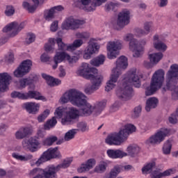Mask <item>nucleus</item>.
Returning a JSON list of instances; mask_svg holds the SVG:
<instances>
[{
    "label": "nucleus",
    "instance_id": "obj_1",
    "mask_svg": "<svg viewBox=\"0 0 178 178\" xmlns=\"http://www.w3.org/2000/svg\"><path fill=\"white\" fill-rule=\"evenodd\" d=\"M86 98V95L79 90L76 89L67 90L60 98L62 104L70 102L74 106H78L81 108L79 111L73 107L65 108L63 106H60L54 112L56 118L61 119L62 124L67 125L74 123V120L79 119L80 113L82 116H90V115L92 114L95 116L101 115L102 111L106 106V102H99L92 106L87 102Z\"/></svg>",
    "mask_w": 178,
    "mask_h": 178
},
{
    "label": "nucleus",
    "instance_id": "obj_2",
    "mask_svg": "<svg viewBox=\"0 0 178 178\" xmlns=\"http://www.w3.org/2000/svg\"><path fill=\"white\" fill-rule=\"evenodd\" d=\"M141 79H143V76L136 68L129 70L124 74L122 83H119L116 90L117 97L122 101L130 99L133 97V88H131V86H134L136 88H140L141 87Z\"/></svg>",
    "mask_w": 178,
    "mask_h": 178
},
{
    "label": "nucleus",
    "instance_id": "obj_3",
    "mask_svg": "<svg viewBox=\"0 0 178 178\" xmlns=\"http://www.w3.org/2000/svg\"><path fill=\"white\" fill-rule=\"evenodd\" d=\"M90 73H98V70L90 67L87 63H82L81 66L76 71L78 76H81L84 79L90 80L95 90H99V87H101L102 81H104V76L101 74H92Z\"/></svg>",
    "mask_w": 178,
    "mask_h": 178
},
{
    "label": "nucleus",
    "instance_id": "obj_4",
    "mask_svg": "<svg viewBox=\"0 0 178 178\" xmlns=\"http://www.w3.org/2000/svg\"><path fill=\"white\" fill-rule=\"evenodd\" d=\"M136 131V126L133 124H127L120 129L119 132L111 134L105 141L108 145H122L127 141L129 136Z\"/></svg>",
    "mask_w": 178,
    "mask_h": 178
},
{
    "label": "nucleus",
    "instance_id": "obj_5",
    "mask_svg": "<svg viewBox=\"0 0 178 178\" xmlns=\"http://www.w3.org/2000/svg\"><path fill=\"white\" fill-rule=\"evenodd\" d=\"M129 66L127 58L124 56H120L116 61V67L113 69L112 74L110 76V79L107 81L106 86V91L109 92L111 90H113L116 87V83L119 76L123 73V70H126Z\"/></svg>",
    "mask_w": 178,
    "mask_h": 178
},
{
    "label": "nucleus",
    "instance_id": "obj_6",
    "mask_svg": "<svg viewBox=\"0 0 178 178\" xmlns=\"http://www.w3.org/2000/svg\"><path fill=\"white\" fill-rule=\"evenodd\" d=\"M163 81H165V70L159 69L154 72L152 76L150 86L146 88L145 95L147 97L153 95L156 91L162 87Z\"/></svg>",
    "mask_w": 178,
    "mask_h": 178
},
{
    "label": "nucleus",
    "instance_id": "obj_7",
    "mask_svg": "<svg viewBox=\"0 0 178 178\" xmlns=\"http://www.w3.org/2000/svg\"><path fill=\"white\" fill-rule=\"evenodd\" d=\"M11 98H18V99H38L46 101L45 97L41 95V93L35 90H29L28 92H20L14 91L11 93Z\"/></svg>",
    "mask_w": 178,
    "mask_h": 178
},
{
    "label": "nucleus",
    "instance_id": "obj_8",
    "mask_svg": "<svg viewBox=\"0 0 178 178\" xmlns=\"http://www.w3.org/2000/svg\"><path fill=\"white\" fill-rule=\"evenodd\" d=\"M86 22L84 20H80L74 18L73 16L68 17L65 19L61 24L62 30H77L85 24Z\"/></svg>",
    "mask_w": 178,
    "mask_h": 178
},
{
    "label": "nucleus",
    "instance_id": "obj_9",
    "mask_svg": "<svg viewBox=\"0 0 178 178\" xmlns=\"http://www.w3.org/2000/svg\"><path fill=\"white\" fill-rule=\"evenodd\" d=\"M168 136H170V130L168 128H161L147 140V144H151L152 145L161 144Z\"/></svg>",
    "mask_w": 178,
    "mask_h": 178
},
{
    "label": "nucleus",
    "instance_id": "obj_10",
    "mask_svg": "<svg viewBox=\"0 0 178 178\" xmlns=\"http://www.w3.org/2000/svg\"><path fill=\"white\" fill-rule=\"evenodd\" d=\"M107 56L108 59H116L119 55V50L122 49V42L120 40L110 41L107 43Z\"/></svg>",
    "mask_w": 178,
    "mask_h": 178
},
{
    "label": "nucleus",
    "instance_id": "obj_11",
    "mask_svg": "<svg viewBox=\"0 0 178 178\" xmlns=\"http://www.w3.org/2000/svg\"><path fill=\"white\" fill-rule=\"evenodd\" d=\"M33 66V62L31 60H24L20 65L13 72L15 77L17 79H22L24 76H26L28 73H30L31 67Z\"/></svg>",
    "mask_w": 178,
    "mask_h": 178
},
{
    "label": "nucleus",
    "instance_id": "obj_12",
    "mask_svg": "<svg viewBox=\"0 0 178 178\" xmlns=\"http://www.w3.org/2000/svg\"><path fill=\"white\" fill-rule=\"evenodd\" d=\"M99 48H101V46L97 42V40L95 38H90L88 42V46L84 50V59H91V56L96 52H98Z\"/></svg>",
    "mask_w": 178,
    "mask_h": 178
},
{
    "label": "nucleus",
    "instance_id": "obj_13",
    "mask_svg": "<svg viewBox=\"0 0 178 178\" xmlns=\"http://www.w3.org/2000/svg\"><path fill=\"white\" fill-rule=\"evenodd\" d=\"M60 152L58 151V147L49 148L44 152L41 157L36 161V165H41L44 162L49 161V159H54L56 158H60Z\"/></svg>",
    "mask_w": 178,
    "mask_h": 178
},
{
    "label": "nucleus",
    "instance_id": "obj_14",
    "mask_svg": "<svg viewBox=\"0 0 178 178\" xmlns=\"http://www.w3.org/2000/svg\"><path fill=\"white\" fill-rule=\"evenodd\" d=\"M26 22H22L21 23H17L16 22H13L6 26L3 29V33H9V31H12L10 34V37H15V35H17L20 31L23 30L24 27H26Z\"/></svg>",
    "mask_w": 178,
    "mask_h": 178
},
{
    "label": "nucleus",
    "instance_id": "obj_15",
    "mask_svg": "<svg viewBox=\"0 0 178 178\" xmlns=\"http://www.w3.org/2000/svg\"><path fill=\"white\" fill-rule=\"evenodd\" d=\"M50 165H48L46 168H33L30 171V176H35L33 178H56L54 175V172L49 171Z\"/></svg>",
    "mask_w": 178,
    "mask_h": 178
},
{
    "label": "nucleus",
    "instance_id": "obj_16",
    "mask_svg": "<svg viewBox=\"0 0 178 178\" xmlns=\"http://www.w3.org/2000/svg\"><path fill=\"white\" fill-rule=\"evenodd\" d=\"M22 147L25 149H29L31 152H35L40 147V141L35 138L24 139L22 141Z\"/></svg>",
    "mask_w": 178,
    "mask_h": 178
},
{
    "label": "nucleus",
    "instance_id": "obj_17",
    "mask_svg": "<svg viewBox=\"0 0 178 178\" xmlns=\"http://www.w3.org/2000/svg\"><path fill=\"white\" fill-rule=\"evenodd\" d=\"M12 76L8 72L0 74V92H5L9 90V84H10Z\"/></svg>",
    "mask_w": 178,
    "mask_h": 178
},
{
    "label": "nucleus",
    "instance_id": "obj_18",
    "mask_svg": "<svg viewBox=\"0 0 178 178\" xmlns=\"http://www.w3.org/2000/svg\"><path fill=\"white\" fill-rule=\"evenodd\" d=\"M130 23V11L129 10H123L118 14L117 24L119 27H124Z\"/></svg>",
    "mask_w": 178,
    "mask_h": 178
},
{
    "label": "nucleus",
    "instance_id": "obj_19",
    "mask_svg": "<svg viewBox=\"0 0 178 178\" xmlns=\"http://www.w3.org/2000/svg\"><path fill=\"white\" fill-rule=\"evenodd\" d=\"M147 45V39H142L140 41L137 40L136 44L133 52L134 58H141L143 54H144L145 48Z\"/></svg>",
    "mask_w": 178,
    "mask_h": 178
},
{
    "label": "nucleus",
    "instance_id": "obj_20",
    "mask_svg": "<svg viewBox=\"0 0 178 178\" xmlns=\"http://www.w3.org/2000/svg\"><path fill=\"white\" fill-rule=\"evenodd\" d=\"M72 162H73V159L70 158L65 159L61 164H58L56 166L54 165H49L50 168H49V171L53 173L55 177H56L57 172H59L60 169H66V168H69Z\"/></svg>",
    "mask_w": 178,
    "mask_h": 178
},
{
    "label": "nucleus",
    "instance_id": "obj_21",
    "mask_svg": "<svg viewBox=\"0 0 178 178\" xmlns=\"http://www.w3.org/2000/svg\"><path fill=\"white\" fill-rule=\"evenodd\" d=\"M152 22H145L143 24V29L137 28L135 29L136 37H145V35H148L149 33H151L152 29Z\"/></svg>",
    "mask_w": 178,
    "mask_h": 178
},
{
    "label": "nucleus",
    "instance_id": "obj_22",
    "mask_svg": "<svg viewBox=\"0 0 178 178\" xmlns=\"http://www.w3.org/2000/svg\"><path fill=\"white\" fill-rule=\"evenodd\" d=\"M97 165V161L94 159H89L78 168L79 173H86V172H89L91 169Z\"/></svg>",
    "mask_w": 178,
    "mask_h": 178
},
{
    "label": "nucleus",
    "instance_id": "obj_23",
    "mask_svg": "<svg viewBox=\"0 0 178 178\" xmlns=\"http://www.w3.org/2000/svg\"><path fill=\"white\" fill-rule=\"evenodd\" d=\"M106 154L111 159H122V158L127 156V153L120 149H109L106 151Z\"/></svg>",
    "mask_w": 178,
    "mask_h": 178
},
{
    "label": "nucleus",
    "instance_id": "obj_24",
    "mask_svg": "<svg viewBox=\"0 0 178 178\" xmlns=\"http://www.w3.org/2000/svg\"><path fill=\"white\" fill-rule=\"evenodd\" d=\"M174 173H176L175 168H170L163 171V172H159V170H156L152 171L150 176L152 178H163L170 176V175H173Z\"/></svg>",
    "mask_w": 178,
    "mask_h": 178
},
{
    "label": "nucleus",
    "instance_id": "obj_25",
    "mask_svg": "<svg viewBox=\"0 0 178 178\" xmlns=\"http://www.w3.org/2000/svg\"><path fill=\"white\" fill-rule=\"evenodd\" d=\"M155 168H156V159H154L150 161L147 162L141 169L142 173L143 175L152 173Z\"/></svg>",
    "mask_w": 178,
    "mask_h": 178
},
{
    "label": "nucleus",
    "instance_id": "obj_26",
    "mask_svg": "<svg viewBox=\"0 0 178 178\" xmlns=\"http://www.w3.org/2000/svg\"><path fill=\"white\" fill-rule=\"evenodd\" d=\"M49 42H50L51 45H55V42H56V44H58L59 51H69L70 52H71L70 50L69 49V44H65L62 40L61 38H57L56 39L49 38Z\"/></svg>",
    "mask_w": 178,
    "mask_h": 178
},
{
    "label": "nucleus",
    "instance_id": "obj_27",
    "mask_svg": "<svg viewBox=\"0 0 178 178\" xmlns=\"http://www.w3.org/2000/svg\"><path fill=\"white\" fill-rule=\"evenodd\" d=\"M153 45L157 51H162V52H165V51L168 49V46H166V44L162 41L159 40V35H154L153 36Z\"/></svg>",
    "mask_w": 178,
    "mask_h": 178
},
{
    "label": "nucleus",
    "instance_id": "obj_28",
    "mask_svg": "<svg viewBox=\"0 0 178 178\" xmlns=\"http://www.w3.org/2000/svg\"><path fill=\"white\" fill-rule=\"evenodd\" d=\"M23 106L28 113H32L33 115L37 113L38 109H40V104L35 102H26L23 104Z\"/></svg>",
    "mask_w": 178,
    "mask_h": 178
},
{
    "label": "nucleus",
    "instance_id": "obj_29",
    "mask_svg": "<svg viewBox=\"0 0 178 178\" xmlns=\"http://www.w3.org/2000/svg\"><path fill=\"white\" fill-rule=\"evenodd\" d=\"M33 133V129L31 128L25 127V128H20L19 131L15 133V138L17 140H23L29 134Z\"/></svg>",
    "mask_w": 178,
    "mask_h": 178
},
{
    "label": "nucleus",
    "instance_id": "obj_30",
    "mask_svg": "<svg viewBox=\"0 0 178 178\" xmlns=\"http://www.w3.org/2000/svg\"><path fill=\"white\" fill-rule=\"evenodd\" d=\"M42 77L47 81L48 86L51 87H55V86H59L62 83V81L60 79H55L47 74H42Z\"/></svg>",
    "mask_w": 178,
    "mask_h": 178
},
{
    "label": "nucleus",
    "instance_id": "obj_31",
    "mask_svg": "<svg viewBox=\"0 0 178 178\" xmlns=\"http://www.w3.org/2000/svg\"><path fill=\"white\" fill-rule=\"evenodd\" d=\"M66 52H56V55L54 57V65L52 66L53 69H56L58 67V63H62L63 60H66Z\"/></svg>",
    "mask_w": 178,
    "mask_h": 178
},
{
    "label": "nucleus",
    "instance_id": "obj_32",
    "mask_svg": "<svg viewBox=\"0 0 178 178\" xmlns=\"http://www.w3.org/2000/svg\"><path fill=\"white\" fill-rule=\"evenodd\" d=\"M124 41L129 42V48L130 51L134 50L136 45H137V39L134 38V35L128 33L123 37Z\"/></svg>",
    "mask_w": 178,
    "mask_h": 178
},
{
    "label": "nucleus",
    "instance_id": "obj_33",
    "mask_svg": "<svg viewBox=\"0 0 178 178\" xmlns=\"http://www.w3.org/2000/svg\"><path fill=\"white\" fill-rule=\"evenodd\" d=\"M163 58V54L161 52L153 53L149 55V59L152 65H158Z\"/></svg>",
    "mask_w": 178,
    "mask_h": 178
},
{
    "label": "nucleus",
    "instance_id": "obj_34",
    "mask_svg": "<svg viewBox=\"0 0 178 178\" xmlns=\"http://www.w3.org/2000/svg\"><path fill=\"white\" fill-rule=\"evenodd\" d=\"M79 3L82 5V9L87 10L88 12H92L94 10L95 6L92 4V0H78Z\"/></svg>",
    "mask_w": 178,
    "mask_h": 178
},
{
    "label": "nucleus",
    "instance_id": "obj_35",
    "mask_svg": "<svg viewBox=\"0 0 178 178\" xmlns=\"http://www.w3.org/2000/svg\"><path fill=\"white\" fill-rule=\"evenodd\" d=\"M122 165H115L111 170L108 175H106L104 178H116L119 173L123 170Z\"/></svg>",
    "mask_w": 178,
    "mask_h": 178
},
{
    "label": "nucleus",
    "instance_id": "obj_36",
    "mask_svg": "<svg viewBox=\"0 0 178 178\" xmlns=\"http://www.w3.org/2000/svg\"><path fill=\"white\" fill-rule=\"evenodd\" d=\"M158 105V99L155 97H150L146 102L145 110L149 112L152 109L155 108Z\"/></svg>",
    "mask_w": 178,
    "mask_h": 178
},
{
    "label": "nucleus",
    "instance_id": "obj_37",
    "mask_svg": "<svg viewBox=\"0 0 178 178\" xmlns=\"http://www.w3.org/2000/svg\"><path fill=\"white\" fill-rule=\"evenodd\" d=\"M12 156L17 161H21L22 162H27L33 159V155L31 154L23 156L19 153H13Z\"/></svg>",
    "mask_w": 178,
    "mask_h": 178
},
{
    "label": "nucleus",
    "instance_id": "obj_38",
    "mask_svg": "<svg viewBox=\"0 0 178 178\" xmlns=\"http://www.w3.org/2000/svg\"><path fill=\"white\" fill-rule=\"evenodd\" d=\"M127 152H128L127 155H129V156H136L140 153V147L137 145H130L127 147Z\"/></svg>",
    "mask_w": 178,
    "mask_h": 178
},
{
    "label": "nucleus",
    "instance_id": "obj_39",
    "mask_svg": "<svg viewBox=\"0 0 178 178\" xmlns=\"http://www.w3.org/2000/svg\"><path fill=\"white\" fill-rule=\"evenodd\" d=\"M106 57L103 54H100L95 58H93L90 60V65L92 66H96L98 67L100 65H104V62H105Z\"/></svg>",
    "mask_w": 178,
    "mask_h": 178
},
{
    "label": "nucleus",
    "instance_id": "obj_40",
    "mask_svg": "<svg viewBox=\"0 0 178 178\" xmlns=\"http://www.w3.org/2000/svg\"><path fill=\"white\" fill-rule=\"evenodd\" d=\"M83 44L84 42L83 41V40L78 38L75 40L72 44H69L68 49H70L71 52L72 51H76L77 48H80V47H81V45H83Z\"/></svg>",
    "mask_w": 178,
    "mask_h": 178
},
{
    "label": "nucleus",
    "instance_id": "obj_41",
    "mask_svg": "<svg viewBox=\"0 0 178 178\" xmlns=\"http://www.w3.org/2000/svg\"><path fill=\"white\" fill-rule=\"evenodd\" d=\"M77 131H79V129H76L69 130L64 136L65 141H70V140H73L76 136V134H77Z\"/></svg>",
    "mask_w": 178,
    "mask_h": 178
},
{
    "label": "nucleus",
    "instance_id": "obj_42",
    "mask_svg": "<svg viewBox=\"0 0 178 178\" xmlns=\"http://www.w3.org/2000/svg\"><path fill=\"white\" fill-rule=\"evenodd\" d=\"M33 79L31 78H23L19 81V88L23 89L26 88V86H30L32 84Z\"/></svg>",
    "mask_w": 178,
    "mask_h": 178
},
{
    "label": "nucleus",
    "instance_id": "obj_43",
    "mask_svg": "<svg viewBox=\"0 0 178 178\" xmlns=\"http://www.w3.org/2000/svg\"><path fill=\"white\" fill-rule=\"evenodd\" d=\"M108 167V163L105 161H102L99 163L98 165H97L95 169L94 172L96 173H104L105 170H106V168Z\"/></svg>",
    "mask_w": 178,
    "mask_h": 178
},
{
    "label": "nucleus",
    "instance_id": "obj_44",
    "mask_svg": "<svg viewBox=\"0 0 178 178\" xmlns=\"http://www.w3.org/2000/svg\"><path fill=\"white\" fill-rule=\"evenodd\" d=\"M56 123H58L56 118L53 117L52 119L48 120L44 125V130H51L52 127H55V126H56Z\"/></svg>",
    "mask_w": 178,
    "mask_h": 178
},
{
    "label": "nucleus",
    "instance_id": "obj_45",
    "mask_svg": "<svg viewBox=\"0 0 178 178\" xmlns=\"http://www.w3.org/2000/svg\"><path fill=\"white\" fill-rule=\"evenodd\" d=\"M119 8V4L116 1H109L105 5V9L108 12H111V10H116Z\"/></svg>",
    "mask_w": 178,
    "mask_h": 178
},
{
    "label": "nucleus",
    "instance_id": "obj_46",
    "mask_svg": "<svg viewBox=\"0 0 178 178\" xmlns=\"http://www.w3.org/2000/svg\"><path fill=\"white\" fill-rule=\"evenodd\" d=\"M170 151H172V141L167 140L165 142L163 147V154H164V155H169Z\"/></svg>",
    "mask_w": 178,
    "mask_h": 178
},
{
    "label": "nucleus",
    "instance_id": "obj_47",
    "mask_svg": "<svg viewBox=\"0 0 178 178\" xmlns=\"http://www.w3.org/2000/svg\"><path fill=\"white\" fill-rule=\"evenodd\" d=\"M56 141H58V137L55 136H50L43 140V144L44 145L51 147V145H53L54 143H56Z\"/></svg>",
    "mask_w": 178,
    "mask_h": 178
},
{
    "label": "nucleus",
    "instance_id": "obj_48",
    "mask_svg": "<svg viewBox=\"0 0 178 178\" xmlns=\"http://www.w3.org/2000/svg\"><path fill=\"white\" fill-rule=\"evenodd\" d=\"M54 15L55 13L53 11L52 8H50L49 10H44V18L47 22H51V20L55 17Z\"/></svg>",
    "mask_w": 178,
    "mask_h": 178
},
{
    "label": "nucleus",
    "instance_id": "obj_49",
    "mask_svg": "<svg viewBox=\"0 0 178 178\" xmlns=\"http://www.w3.org/2000/svg\"><path fill=\"white\" fill-rule=\"evenodd\" d=\"M22 6L23 8H24V9H27L29 13H34V12H35L37 8H38L37 5H30V3H29L28 2H24Z\"/></svg>",
    "mask_w": 178,
    "mask_h": 178
},
{
    "label": "nucleus",
    "instance_id": "obj_50",
    "mask_svg": "<svg viewBox=\"0 0 178 178\" xmlns=\"http://www.w3.org/2000/svg\"><path fill=\"white\" fill-rule=\"evenodd\" d=\"M76 38H79V40H88L90 37H91V35L88 32H78L76 33Z\"/></svg>",
    "mask_w": 178,
    "mask_h": 178
},
{
    "label": "nucleus",
    "instance_id": "obj_51",
    "mask_svg": "<svg viewBox=\"0 0 178 178\" xmlns=\"http://www.w3.org/2000/svg\"><path fill=\"white\" fill-rule=\"evenodd\" d=\"M50 111L49 110L47 109L45 110L42 114H40L38 117V120L39 123H42V122H44L47 118L49 115Z\"/></svg>",
    "mask_w": 178,
    "mask_h": 178
},
{
    "label": "nucleus",
    "instance_id": "obj_52",
    "mask_svg": "<svg viewBox=\"0 0 178 178\" xmlns=\"http://www.w3.org/2000/svg\"><path fill=\"white\" fill-rule=\"evenodd\" d=\"M65 60H67L69 63H76L79 60V57L76 56H70L69 54L66 53Z\"/></svg>",
    "mask_w": 178,
    "mask_h": 178
},
{
    "label": "nucleus",
    "instance_id": "obj_53",
    "mask_svg": "<svg viewBox=\"0 0 178 178\" xmlns=\"http://www.w3.org/2000/svg\"><path fill=\"white\" fill-rule=\"evenodd\" d=\"M6 16L10 17L15 15V8L12 6H7L5 10Z\"/></svg>",
    "mask_w": 178,
    "mask_h": 178
},
{
    "label": "nucleus",
    "instance_id": "obj_54",
    "mask_svg": "<svg viewBox=\"0 0 178 178\" xmlns=\"http://www.w3.org/2000/svg\"><path fill=\"white\" fill-rule=\"evenodd\" d=\"M77 128L78 131L80 130V131H86V130H88V127H87V123L84 122H79L77 124Z\"/></svg>",
    "mask_w": 178,
    "mask_h": 178
},
{
    "label": "nucleus",
    "instance_id": "obj_55",
    "mask_svg": "<svg viewBox=\"0 0 178 178\" xmlns=\"http://www.w3.org/2000/svg\"><path fill=\"white\" fill-rule=\"evenodd\" d=\"M141 111H143V107L141 106L135 107L133 113L134 118H138L140 115H141Z\"/></svg>",
    "mask_w": 178,
    "mask_h": 178
},
{
    "label": "nucleus",
    "instance_id": "obj_56",
    "mask_svg": "<svg viewBox=\"0 0 178 178\" xmlns=\"http://www.w3.org/2000/svg\"><path fill=\"white\" fill-rule=\"evenodd\" d=\"M13 60H15V55L12 52H9L5 56V61L8 63H13Z\"/></svg>",
    "mask_w": 178,
    "mask_h": 178
},
{
    "label": "nucleus",
    "instance_id": "obj_57",
    "mask_svg": "<svg viewBox=\"0 0 178 178\" xmlns=\"http://www.w3.org/2000/svg\"><path fill=\"white\" fill-rule=\"evenodd\" d=\"M58 24L59 22H58V20L53 22L50 26V31H51L52 33L58 31Z\"/></svg>",
    "mask_w": 178,
    "mask_h": 178
},
{
    "label": "nucleus",
    "instance_id": "obj_58",
    "mask_svg": "<svg viewBox=\"0 0 178 178\" xmlns=\"http://www.w3.org/2000/svg\"><path fill=\"white\" fill-rule=\"evenodd\" d=\"M45 129L44 128V129H39L37 131L36 134V137L37 138H44V137H45V136H47V131H45Z\"/></svg>",
    "mask_w": 178,
    "mask_h": 178
},
{
    "label": "nucleus",
    "instance_id": "obj_59",
    "mask_svg": "<svg viewBox=\"0 0 178 178\" xmlns=\"http://www.w3.org/2000/svg\"><path fill=\"white\" fill-rule=\"evenodd\" d=\"M98 89H95L94 86L92 85L90 87H87L84 90L85 94H87L88 95H91V94L94 93L95 91H97Z\"/></svg>",
    "mask_w": 178,
    "mask_h": 178
},
{
    "label": "nucleus",
    "instance_id": "obj_60",
    "mask_svg": "<svg viewBox=\"0 0 178 178\" xmlns=\"http://www.w3.org/2000/svg\"><path fill=\"white\" fill-rule=\"evenodd\" d=\"M35 40V35L29 34L25 41L26 44H31V42H34Z\"/></svg>",
    "mask_w": 178,
    "mask_h": 178
},
{
    "label": "nucleus",
    "instance_id": "obj_61",
    "mask_svg": "<svg viewBox=\"0 0 178 178\" xmlns=\"http://www.w3.org/2000/svg\"><path fill=\"white\" fill-rule=\"evenodd\" d=\"M54 45L55 44H51V42H49V43L44 45V51H46V52H54Z\"/></svg>",
    "mask_w": 178,
    "mask_h": 178
},
{
    "label": "nucleus",
    "instance_id": "obj_62",
    "mask_svg": "<svg viewBox=\"0 0 178 178\" xmlns=\"http://www.w3.org/2000/svg\"><path fill=\"white\" fill-rule=\"evenodd\" d=\"M120 107V104L119 102H115L110 108L111 112H116V111L119 110V108Z\"/></svg>",
    "mask_w": 178,
    "mask_h": 178
},
{
    "label": "nucleus",
    "instance_id": "obj_63",
    "mask_svg": "<svg viewBox=\"0 0 178 178\" xmlns=\"http://www.w3.org/2000/svg\"><path fill=\"white\" fill-rule=\"evenodd\" d=\"M49 59H51V58L47 54V53H43L40 56V60L43 63L49 62Z\"/></svg>",
    "mask_w": 178,
    "mask_h": 178
},
{
    "label": "nucleus",
    "instance_id": "obj_64",
    "mask_svg": "<svg viewBox=\"0 0 178 178\" xmlns=\"http://www.w3.org/2000/svg\"><path fill=\"white\" fill-rule=\"evenodd\" d=\"M59 77H65V76H66V70H65L63 66L60 65L59 67Z\"/></svg>",
    "mask_w": 178,
    "mask_h": 178
}]
</instances>
